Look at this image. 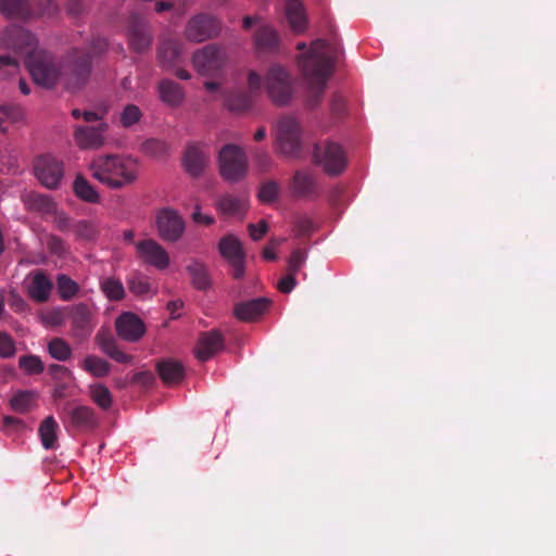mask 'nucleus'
Segmentation results:
<instances>
[{
    "label": "nucleus",
    "instance_id": "obj_1",
    "mask_svg": "<svg viewBox=\"0 0 556 556\" xmlns=\"http://www.w3.org/2000/svg\"><path fill=\"white\" fill-rule=\"evenodd\" d=\"M0 45L25 59L26 67L37 85L50 88L59 81L62 75L60 66L38 48L37 39L29 31L18 26L8 27L1 35Z\"/></svg>",
    "mask_w": 556,
    "mask_h": 556
},
{
    "label": "nucleus",
    "instance_id": "obj_2",
    "mask_svg": "<svg viewBox=\"0 0 556 556\" xmlns=\"http://www.w3.org/2000/svg\"><path fill=\"white\" fill-rule=\"evenodd\" d=\"M298 49L305 50L299 55L298 64L307 87L314 92H320L331 75L334 59L338 54L337 46L318 39L308 49L305 48L304 43H300Z\"/></svg>",
    "mask_w": 556,
    "mask_h": 556
},
{
    "label": "nucleus",
    "instance_id": "obj_3",
    "mask_svg": "<svg viewBox=\"0 0 556 556\" xmlns=\"http://www.w3.org/2000/svg\"><path fill=\"white\" fill-rule=\"evenodd\" d=\"M91 176L111 189H123L134 185L140 173L139 161L125 154H104L89 165Z\"/></svg>",
    "mask_w": 556,
    "mask_h": 556
},
{
    "label": "nucleus",
    "instance_id": "obj_4",
    "mask_svg": "<svg viewBox=\"0 0 556 556\" xmlns=\"http://www.w3.org/2000/svg\"><path fill=\"white\" fill-rule=\"evenodd\" d=\"M226 63L225 51L215 46H206L192 56V65L195 71L202 76L216 78V81H222Z\"/></svg>",
    "mask_w": 556,
    "mask_h": 556
},
{
    "label": "nucleus",
    "instance_id": "obj_5",
    "mask_svg": "<svg viewBox=\"0 0 556 556\" xmlns=\"http://www.w3.org/2000/svg\"><path fill=\"white\" fill-rule=\"evenodd\" d=\"M220 174L229 181L241 179L248 167V159L244 151L236 144L225 146L218 156Z\"/></svg>",
    "mask_w": 556,
    "mask_h": 556
},
{
    "label": "nucleus",
    "instance_id": "obj_6",
    "mask_svg": "<svg viewBox=\"0 0 556 556\" xmlns=\"http://www.w3.org/2000/svg\"><path fill=\"white\" fill-rule=\"evenodd\" d=\"M266 89L270 99L279 105L288 103L294 92L289 73L279 65H274L269 68L266 78Z\"/></svg>",
    "mask_w": 556,
    "mask_h": 556
},
{
    "label": "nucleus",
    "instance_id": "obj_7",
    "mask_svg": "<svg viewBox=\"0 0 556 556\" xmlns=\"http://www.w3.org/2000/svg\"><path fill=\"white\" fill-rule=\"evenodd\" d=\"M34 174L42 186L55 189L64 176V164L53 155H40L34 162Z\"/></svg>",
    "mask_w": 556,
    "mask_h": 556
},
{
    "label": "nucleus",
    "instance_id": "obj_8",
    "mask_svg": "<svg viewBox=\"0 0 556 556\" xmlns=\"http://www.w3.org/2000/svg\"><path fill=\"white\" fill-rule=\"evenodd\" d=\"M155 224L160 237L169 242L178 241L186 229L181 215L176 210L169 207L157 211Z\"/></svg>",
    "mask_w": 556,
    "mask_h": 556
},
{
    "label": "nucleus",
    "instance_id": "obj_9",
    "mask_svg": "<svg viewBox=\"0 0 556 556\" xmlns=\"http://www.w3.org/2000/svg\"><path fill=\"white\" fill-rule=\"evenodd\" d=\"M314 160L325 172L332 175L341 173L346 164L343 150L334 142L318 143L314 151Z\"/></svg>",
    "mask_w": 556,
    "mask_h": 556
},
{
    "label": "nucleus",
    "instance_id": "obj_10",
    "mask_svg": "<svg viewBox=\"0 0 556 556\" xmlns=\"http://www.w3.org/2000/svg\"><path fill=\"white\" fill-rule=\"evenodd\" d=\"M204 88L211 93L212 100L222 101L223 104L231 112L241 113L248 110L252 105V99L250 96L235 92H226L222 81H204Z\"/></svg>",
    "mask_w": 556,
    "mask_h": 556
},
{
    "label": "nucleus",
    "instance_id": "obj_11",
    "mask_svg": "<svg viewBox=\"0 0 556 556\" xmlns=\"http://www.w3.org/2000/svg\"><path fill=\"white\" fill-rule=\"evenodd\" d=\"M277 144L281 153L295 155L300 150V126L295 118L283 117L277 125Z\"/></svg>",
    "mask_w": 556,
    "mask_h": 556
},
{
    "label": "nucleus",
    "instance_id": "obj_12",
    "mask_svg": "<svg viewBox=\"0 0 556 556\" xmlns=\"http://www.w3.org/2000/svg\"><path fill=\"white\" fill-rule=\"evenodd\" d=\"M137 257L159 270L166 269L170 264L168 252L155 240L143 239L135 244Z\"/></svg>",
    "mask_w": 556,
    "mask_h": 556
},
{
    "label": "nucleus",
    "instance_id": "obj_13",
    "mask_svg": "<svg viewBox=\"0 0 556 556\" xmlns=\"http://www.w3.org/2000/svg\"><path fill=\"white\" fill-rule=\"evenodd\" d=\"M218 250L232 266L233 277L241 278L244 274V253L240 240L232 235L225 236L219 241Z\"/></svg>",
    "mask_w": 556,
    "mask_h": 556
},
{
    "label": "nucleus",
    "instance_id": "obj_14",
    "mask_svg": "<svg viewBox=\"0 0 556 556\" xmlns=\"http://www.w3.org/2000/svg\"><path fill=\"white\" fill-rule=\"evenodd\" d=\"M219 30L216 20L207 15H197L191 18L186 28V36L190 41L202 42Z\"/></svg>",
    "mask_w": 556,
    "mask_h": 556
},
{
    "label": "nucleus",
    "instance_id": "obj_15",
    "mask_svg": "<svg viewBox=\"0 0 556 556\" xmlns=\"http://www.w3.org/2000/svg\"><path fill=\"white\" fill-rule=\"evenodd\" d=\"M106 130V123H100L97 127L77 126L74 130L75 143L83 150L99 149L104 144Z\"/></svg>",
    "mask_w": 556,
    "mask_h": 556
},
{
    "label": "nucleus",
    "instance_id": "obj_16",
    "mask_svg": "<svg viewBox=\"0 0 556 556\" xmlns=\"http://www.w3.org/2000/svg\"><path fill=\"white\" fill-rule=\"evenodd\" d=\"M116 331L123 340L135 342L143 337L146 326L141 318L134 313H123L115 323Z\"/></svg>",
    "mask_w": 556,
    "mask_h": 556
},
{
    "label": "nucleus",
    "instance_id": "obj_17",
    "mask_svg": "<svg viewBox=\"0 0 556 556\" xmlns=\"http://www.w3.org/2000/svg\"><path fill=\"white\" fill-rule=\"evenodd\" d=\"M24 283L28 296L36 302L48 301L53 288L52 281L40 270L29 273Z\"/></svg>",
    "mask_w": 556,
    "mask_h": 556
},
{
    "label": "nucleus",
    "instance_id": "obj_18",
    "mask_svg": "<svg viewBox=\"0 0 556 556\" xmlns=\"http://www.w3.org/2000/svg\"><path fill=\"white\" fill-rule=\"evenodd\" d=\"M182 164L187 173L197 177L202 174L208 164V152L204 144L190 143L186 148Z\"/></svg>",
    "mask_w": 556,
    "mask_h": 556
},
{
    "label": "nucleus",
    "instance_id": "obj_19",
    "mask_svg": "<svg viewBox=\"0 0 556 556\" xmlns=\"http://www.w3.org/2000/svg\"><path fill=\"white\" fill-rule=\"evenodd\" d=\"M257 25V33L255 35V46L258 50H270L277 46L278 36L274 28L258 17L247 16L243 20V27L250 28L252 25Z\"/></svg>",
    "mask_w": 556,
    "mask_h": 556
},
{
    "label": "nucleus",
    "instance_id": "obj_20",
    "mask_svg": "<svg viewBox=\"0 0 556 556\" xmlns=\"http://www.w3.org/2000/svg\"><path fill=\"white\" fill-rule=\"evenodd\" d=\"M223 346L224 341L222 334L216 330H212L200 336L194 353L198 359L207 361L215 353L219 352Z\"/></svg>",
    "mask_w": 556,
    "mask_h": 556
},
{
    "label": "nucleus",
    "instance_id": "obj_21",
    "mask_svg": "<svg viewBox=\"0 0 556 556\" xmlns=\"http://www.w3.org/2000/svg\"><path fill=\"white\" fill-rule=\"evenodd\" d=\"M127 285L130 293L143 300L152 299L157 294V286L149 277L138 271L127 279Z\"/></svg>",
    "mask_w": 556,
    "mask_h": 556
},
{
    "label": "nucleus",
    "instance_id": "obj_22",
    "mask_svg": "<svg viewBox=\"0 0 556 556\" xmlns=\"http://www.w3.org/2000/svg\"><path fill=\"white\" fill-rule=\"evenodd\" d=\"M22 202L29 211L51 214L55 211V203L49 195L40 194L34 191H25L21 195Z\"/></svg>",
    "mask_w": 556,
    "mask_h": 556
},
{
    "label": "nucleus",
    "instance_id": "obj_23",
    "mask_svg": "<svg viewBox=\"0 0 556 556\" xmlns=\"http://www.w3.org/2000/svg\"><path fill=\"white\" fill-rule=\"evenodd\" d=\"M268 305V300L264 298L255 299L238 304L235 308V314L236 317L241 320L251 321L260 317L266 311Z\"/></svg>",
    "mask_w": 556,
    "mask_h": 556
},
{
    "label": "nucleus",
    "instance_id": "obj_24",
    "mask_svg": "<svg viewBox=\"0 0 556 556\" xmlns=\"http://www.w3.org/2000/svg\"><path fill=\"white\" fill-rule=\"evenodd\" d=\"M64 413L77 426L94 427L98 422L94 410L86 405L68 404L64 408Z\"/></svg>",
    "mask_w": 556,
    "mask_h": 556
},
{
    "label": "nucleus",
    "instance_id": "obj_25",
    "mask_svg": "<svg viewBox=\"0 0 556 556\" xmlns=\"http://www.w3.org/2000/svg\"><path fill=\"white\" fill-rule=\"evenodd\" d=\"M286 17L290 27L298 33L306 28L307 20L303 3L300 0H288L286 4Z\"/></svg>",
    "mask_w": 556,
    "mask_h": 556
},
{
    "label": "nucleus",
    "instance_id": "obj_26",
    "mask_svg": "<svg viewBox=\"0 0 556 556\" xmlns=\"http://www.w3.org/2000/svg\"><path fill=\"white\" fill-rule=\"evenodd\" d=\"M157 89L162 102L169 106H178L185 99L184 89L172 80L161 81Z\"/></svg>",
    "mask_w": 556,
    "mask_h": 556
},
{
    "label": "nucleus",
    "instance_id": "obj_27",
    "mask_svg": "<svg viewBox=\"0 0 556 556\" xmlns=\"http://www.w3.org/2000/svg\"><path fill=\"white\" fill-rule=\"evenodd\" d=\"M59 426L52 416H48L39 427L41 444L46 450L56 448Z\"/></svg>",
    "mask_w": 556,
    "mask_h": 556
},
{
    "label": "nucleus",
    "instance_id": "obj_28",
    "mask_svg": "<svg viewBox=\"0 0 556 556\" xmlns=\"http://www.w3.org/2000/svg\"><path fill=\"white\" fill-rule=\"evenodd\" d=\"M90 400L101 409H109L113 404V394L103 383L96 382L88 386Z\"/></svg>",
    "mask_w": 556,
    "mask_h": 556
},
{
    "label": "nucleus",
    "instance_id": "obj_29",
    "mask_svg": "<svg viewBox=\"0 0 556 556\" xmlns=\"http://www.w3.org/2000/svg\"><path fill=\"white\" fill-rule=\"evenodd\" d=\"M37 399L38 394L35 391H17L10 399V406L14 412L24 414L36 406Z\"/></svg>",
    "mask_w": 556,
    "mask_h": 556
},
{
    "label": "nucleus",
    "instance_id": "obj_30",
    "mask_svg": "<svg viewBox=\"0 0 556 556\" xmlns=\"http://www.w3.org/2000/svg\"><path fill=\"white\" fill-rule=\"evenodd\" d=\"M79 367L96 378H102L109 375L110 364L96 355H87L80 363Z\"/></svg>",
    "mask_w": 556,
    "mask_h": 556
},
{
    "label": "nucleus",
    "instance_id": "obj_31",
    "mask_svg": "<svg viewBox=\"0 0 556 556\" xmlns=\"http://www.w3.org/2000/svg\"><path fill=\"white\" fill-rule=\"evenodd\" d=\"M73 189L76 197L85 202L98 203L100 201L99 192L83 175L76 176Z\"/></svg>",
    "mask_w": 556,
    "mask_h": 556
},
{
    "label": "nucleus",
    "instance_id": "obj_32",
    "mask_svg": "<svg viewBox=\"0 0 556 556\" xmlns=\"http://www.w3.org/2000/svg\"><path fill=\"white\" fill-rule=\"evenodd\" d=\"M248 207V201L245 198H235L231 195H225L217 202V208L220 213L226 215H239L245 212Z\"/></svg>",
    "mask_w": 556,
    "mask_h": 556
},
{
    "label": "nucleus",
    "instance_id": "obj_33",
    "mask_svg": "<svg viewBox=\"0 0 556 556\" xmlns=\"http://www.w3.org/2000/svg\"><path fill=\"white\" fill-rule=\"evenodd\" d=\"M161 378L166 383H176L182 379L184 368L180 363L175 361H163L157 366Z\"/></svg>",
    "mask_w": 556,
    "mask_h": 556
},
{
    "label": "nucleus",
    "instance_id": "obj_34",
    "mask_svg": "<svg viewBox=\"0 0 556 556\" xmlns=\"http://www.w3.org/2000/svg\"><path fill=\"white\" fill-rule=\"evenodd\" d=\"M181 51L176 41L169 40L162 43L159 50V58L164 66L170 68L180 58Z\"/></svg>",
    "mask_w": 556,
    "mask_h": 556
},
{
    "label": "nucleus",
    "instance_id": "obj_35",
    "mask_svg": "<svg viewBox=\"0 0 556 556\" xmlns=\"http://www.w3.org/2000/svg\"><path fill=\"white\" fill-rule=\"evenodd\" d=\"M73 319V325L77 331L83 333H90L92 325L90 323V312L85 305H77L70 311Z\"/></svg>",
    "mask_w": 556,
    "mask_h": 556
},
{
    "label": "nucleus",
    "instance_id": "obj_36",
    "mask_svg": "<svg viewBox=\"0 0 556 556\" xmlns=\"http://www.w3.org/2000/svg\"><path fill=\"white\" fill-rule=\"evenodd\" d=\"M68 316L70 311L66 307H53L42 312L40 319L47 326L56 327L63 325Z\"/></svg>",
    "mask_w": 556,
    "mask_h": 556
},
{
    "label": "nucleus",
    "instance_id": "obj_37",
    "mask_svg": "<svg viewBox=\"0 0 556 556\" xmlns=\"http://www.w3.org/2000/svg\"><path fill=\"white\" fill-rule=\"evenodd\" d=\"M24 112L22 108L17 105H1L0 106V128L7 130L5 123L15 124L22 121Z\"/></svg>",
    "mask_w": 556,
    "mask_h": 556
},
{
    "label": "nucleus",
    "instance_id": "obj_38",
    "mask_svg": "<svg viewBox=\"0 0 556 556\" xmlns=\"http://www.w3.org/2000/svg\"><path fill=\"white\" fill-rule=\"evenodd\" d=\"M56 288L62 300H72L78 292V285L65 275H60L56 279Z\"/></svg>",
    "mask_w": 556,
    "mask_h": 556
},
{
    "label": "nucleus",
    "instance_id": "obj_39",
    "mask_svg": "<svg viewBox=\"0 0 556 556\" xmlns=\"http://www.w3.org/2000/svg\"><path fill=\"white\" fill-rule=\"evenodd\" d=\"M48 351L51 357L61 362L67 361L72 356L71 346L60 338H55L49 342Z\"/></svg>",
    "mask_w": 556,
    "mask_h": 556
},
{
    "label": "nucleus",
    "instance_id": "obj_40",
    "mask_svg": "<svg viewBox=\"0 0 556 556\" xmlns=\"http://www.w3.org/2000/svg\"><path fill=\"white\" fill-rule=\"evenodd\" d=\"M101 289L108 299L118 301L124 298L125 289L121 280L106 278L101 283Z\"/></svg>",
    "mask_w": 556,
    "mask_h": 556
},
{
    "label": "nucleus",
    "instance_id": "obj_41",
    "mask_svg": "<svg viewBox=\"0 0 556 556\" xmlns=\"http://www.w3.org/2000/svg\"><path fill=\"white\" fill-rule=\"evenodd\" d=\"M0 12L8 17H24L27 15L24 0H0Z\"/></svg>",
    "mask_w": 556,
    "mask_h": 556
},
{
    "label": "nucleus",
    "instance_id": "obj_42",
    "mask_svg": "<svg viewBox=\"0 0 556 556\" xmlns=\"http://www.w3.org/2000/svg\"><path fill=\"white\" fill-rule=\"evenodd\" d=\"M18 366L26 375H39L45 369L42 361L37 355L21 356Z\"/></svg>",
    "mask_w": 556,
    "mask_h": 556
},
{
    "label": "nucleus",
    "instance_id": "obj_43",
    "mask_svg": "<svg viewBox=\"0 0 556 556\" xmlns=\"http://www.w3.org/2000/svg\"><path fill=\"white\" fill-rule=\"evenodd\" d=\"M96 339L100 349L116 362L127 363L130 361V356L118 351L112 341H103L100 334H97Z\"/></svg>",
    "mask_w": 556,
    "mask_h": 556
},
{
    "label": "nucleus",
    "instance_id": "obj_44",
    "mask_svg": "<svg viewBox=\"0 0 556 556\" xmlns=\"http://www.w3.org/2000/svg\"><path fill=\"white\" fill-rule=\"evenodd\" d=\"M144 153L154 157H163L168 153V146L166 142L159 139H149L142 144Z\"/></svg>",
    "mask_w": 556,
    "mask_h": 556
},
{
    "label": "nucleus",
    "instance_id": "obj_45",
    "mask_svg": "<svg viewBox=\"0 0 556 556\" xmlns=\"http://www.w3.org/2000/svg\"><path fill=\"white\" fill-rule=\"evenodd\" d=\"M142 116V113L140 109L137 105L129 104L124 108V110L121 113V124L123 127H131L132 125L137 124Z\"/></svg>",
    "mask_w": 556,
    "mask_h": 556
},
{
    "label": "nucleus",
    "instance_id": "obj_46",
    "mask_svg": "<svg viewBox=\"0 0 556 556\" xmlns=\"http://www.w3.org/2000/svg\"><path fill=\"white\" fill-rule=\"evenodd\" d=\"M293 186L299 194H306L313 190L314 177L307 173H298L294 177Z\"/></svg>",
    "mask_w": 556,
    "mask_h": 556
},
{
    "label": "nucleus",
    "instance_id": "obj_47",
    "mask_svg": "<svg viewBox=\"0 0 556 556\" xmlns=\"http://www.w3.org/2000/svg\"><path fill=\"white\" fill-rule=\"evenodd\" d=\"M129 41H130L131 47L135 50L141 51V50L146 49L147 47H149V45L151 42V37L147 31H143V30L139 31V30L134 29L129 34Z\"/></svg>",
    "mask_w": 556,
    "mask_h": 556
},
{
    "label": "nucleus",
    "instance_id": "obj_48",
    "mask_svg": "<svg viewBox=\"0 0 556 556\" xmlns=\"http://www.w3.org/2000/svg\"><path fill=\"white\" fill-rule=\"evenodd\" d=\"M278 195V186L276 182H267L262 186L258 198L264 203L273 202Z\"/></svg>",
    "mask_w": 556,
    "mask_h": 556
},
{
    "label": "nucleus",
    "instance_id": "obj_49",
    "mask_svg": "<svg viewBox=\"0 0 556 556\" xmlns=\"http://www.w3.org/2000/svg\"><path fill=\"white\" fill-rule=\"evenodd\" d=\"M75 231L77 237L85 240H92L97 236V228L88 222H80L76 225Z\"/></svg>",
    "mask_w": 556,
    "mask_h": 556
},
{
    "label": "nucleus",
    "instance_id": "obj_50",
    "mask_svg": "<svg viewBox=\"0 0 556 556\" xmlns=\"http://www.w3.org/2000/svg\"><path fill=\"white\" fill-rule=\"evenodd\" d=\"M72 115L75 118H83L87 123H92L97 121H102L105 115V110H102L101 112H94V111H80L78 109L73 110Z\"/></svg>",
    "mask_w": 556,
    "mask_h": 556
},
{
    "label": "nucleus",
    "instance_id": "obj_51",
    "mask_svg": "<svg viewBox=\"0 0 556 556\" xmlns=\"http://www.w3.org/2000/svg\"><path fill=\"white\" fill-rule=\"evenodd\" d=\"M305 260H306L305 252H303L301 250L293 251V253L291 254V256L289 257V261H288L289 271H291L292 274H295L302 267Z\"/></svg>",
    "mask_w": 556,
    "mask_h": 556
},
{
    "label": "nucleus",
    "instance_id": "obj_52",
    "mask_svg": "<svg viewBox=\"0 0 556 556\" xmlns=\"http://www.w3.org/2000/svg\"><path fill=\"white\" fill-rule=\"evenodd\" d=\"M15 352V345L12 338L7 333H0V356L10 357Z\"/></svg>",
    "mask_w": 556,
    "mask_h": 556
},
{
    "label": "nucleus",
    "instance_id": "obj_53",
    "mask_svg": "<svg viewBox=\"0 0 556 556\" xmlns=\"http://www.w3.org/2000/svg\"><path fill=\"white\" fill-rule=\"evenodd\" d=\"M268 225L265 220H261L257 224H251L249 226V232L253 240H260L267 232Z\"/></svg>",
    "mask_w": 556,
    "mask_h": 556
},
{
    "label": "nucleus",
    "instance_id": "obj_54",
    "mask_svg": "<svg viewBox=\"0 0 556 556\" xmlns=\"http://www.w3.org/2000/svg\"><path fill=\"white\" fill-rule=\"evenodd\" d=\"M285 239H273L263 250V257L267 261H275L277 258L276 250L283 242Z\"/></svg>",
    "mask_w": 556,
    "mask_h": 556
},
{
    "label": "nucleus",
    "instance_id": "obj_55",
    "mask_svg": "<svg viewBox=\"0 0 556 556\" xmlns=\"http://www.w3.org/2000/svg\"><path fill=\"white\" fill-rule=\"evenodd\" d=\"M262 77L254 71H250L248 74V87L251 92H257L263 88Z\"/></svg>",
    "mask_w": 556,
    "mask_h": 556
},
{
    "label": "nucleus",
    "instance_id": "obj_56",
    "mask_svg": "<svg viewBox=\"0 0 556 556\" xmlns=\"http://www.w3.org/2000/svg\"><path fill=\"white\" fill-rule=\"evenodd\" d=\"M192 220L199 225L210 226L214 223L215 219L208 214H203L201 212V207L197 205L194 212L192 213Z\"/></svg>",
    "mask_w": 556,
    "mask_h": 556
},
{
    "label": "nucleus",
    "instance_id": "obj_57",
    "mask_svg": "<svg viewBox=\"0 0 556 556\" xmlns=\"http://www.w3.org/2000/svg\"><path fill=\"white\" fill-rule=\"evenodd\" d=\"M18 70L17 63L12 60L10 56L3 55L0 56V71L4 74H14Z\"/></svg>",
    "mask_w": 556,
    "mask_h": 556
},
{
    "label": "nucleus",
    "instance_id": "obj_58",
    "mask_svg": "<svg viewBox=\"0 0 556 556\" xmlns=\"http://www.w3.org/2000/svg\"><path fill=\"white\" fill-rule=\"evenodd\" d=\"M294 275L295 274H292L290 271V274L286 277H283L282 279L279 280L278 282V289L283 292V293H289L293 290V288L295 287V278H294Z\"/></svg>",
    "mask_w": 556,
    "mask_h": 556
},
{
    "label": "nucleus",
    "instance_id": "obj_59",
    "mask_svg": "<svg viewBox=\"0 0 556 556\" xmlns=\"http://www.w3.org/2000/svg\"><path fill=\"white\" fill-rule=\"evenodd\" d=\"M152 380V375L150 372H147V371H138V372H135L130 379V382L131 383H142V384H148L150 383Z\"/></svg>",
    "mask_w": 556,
    "mask_h": 556
},
{
    "label": "nucleus",
    "instance_id": "obj_60",
    "mask_svg": "<svg viewBox=\"0 0 556 556\" xmlns=\"http://www.w3.org/2000/svg\"><path fill=\"white\" fill-rule=\"evenodd\" d=\"M41 8L40 14H53L58 11V4L54 0H39Z\"/></svg>",
    "mask_w": 556,
    "mask_h": 556
},
{
    "label": "nucleus",
    "instance_id": "obj_61",
    "mask_svg": "<svg viewBox=\"0 0 556 556\" xmlns=\"http://www.w3.org/2000/svg\"><path fill=\"white\" fill-rule=\"evenodd\" d=\"M182 307H184V303L180 300H174L167 304V309H168L172 318H178L180 316V311Z\"/></svg>",
    "mask_w": 556,
    "mask_h": 556
},
{
    "label": "nucleus",
    "instance_id": "obj_62",
    "mask_svg": "<svg viewBox=\"0 0 556 556\" xmlns=\"http://www.w3.org/2000/svg\"><path fill=\"white\" fill-rule=\"evenodd\" d=\"M11 306L14 307L17 312H23L26 308L25 301L20 296H14Z\"/></svg>",
    "mask_w": 556,
    "mask_h": 556
},
{
    "label": "nucleus",
    "instance_id": "obj_63",
    "mask_svg": "<svg viewBox=\"0 0 556 556\" xmlns=\"http://www.w3.org/2000/svg\"><path fill=\"white\" fill-rule=\"evenodd\" d=\"M255 159L262 168H266L270 163L269 156L266 153H256Z\"/></svg>",
    "mask_w": 556,
    "mask_h": 556
},
{
    "label": "nucleus",
    "instance_id": "obj_64",
    "mask_svg": "<svg viewBox=\"0 0 556 556\" xmlns=\"http://www.w3.org/2000/svg\"><path fill=\"white\" fill-rule=\"evenodd\" d=\"M51 249L55 253L61 254L64 251L62 241L56 238H51Z\"/></svg>",
    "mask_w": 556,
    "mask_h": 556
}]
</instances>
